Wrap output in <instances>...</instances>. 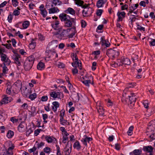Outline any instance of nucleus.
I'll list each match as a JSON object with an SVG mask.
<instances>
[{"mask_svg": "<svg viewBox=\"0 0 155 155\" xmlns=\"http://www.w3.org/2000/svg\"><path fill=\"white\" fill-rule=\"evenodd\" d=\"M35 58L33 55L28 57L24 63V68L26 71L30 70L32 68L34 63Z\"/></svg>", "mask_w": 155, "mask_h": 155, "instance_id": "f257e3e1", "label": "nucleus"}, {"mask_svg": "<svg viewBox=\"0 0 155 155\" xmlns=\"http://www.w3.org/2000/svg\"><path fill=\"white\" fill-rule=\"evenodd\" d=\"M151 124L148 126L147 127V131L148 132H151V134H149V137L152 140L155 139V135L153 133L152 131H154L155 130V124H154L153 122H151Z\"/></svg>", "mask_w": 155, "mask_h": 155, "instance_id": "f03ea898", "label": "nucleus"}, {"mask_svg": "<svg viewBox=\"0 0 155 155\" xmlns=\"http://www.w3.org/2000/svg\"><path fill=\"white\" fill-rule=\"evenodd\" d=\"M58 31L55 34L56 37L58 38L61 39L67 36L68 34L66 33V29H63L62 27H61Z\"/></svg>", "mask_w": 155, "mask_h": 155, "instance_id": "7ed1b4c3", "label": "nucleus"}, {"mask_svg": "<svg viewBox=\"0 0 155 155\" xmlns=\"http://www.w3.org/2000/svg\"><path fill=\"white\" fill-rule=\"evenodd\" d=\"M51 97L55 99L56 98L61 99L64 97V95L61 92L53 91L50 93Z\"/></svg>", "mask_w": 155, "mask_h": 155, "instance_id": "20e7f679", "label": "nucleus"}, {"mask_svg": "<svg viewBox=\"0 0 155 155\" xmlns=\"http://www.w3.org/2000/svg\"><path fill=\"white\" fill-rule=\"evenodd\" d=\"M153 148L151 146H144L143 150L146 153V155H153Z\"/></svg>", "mask_w": 155, "mask_h": 155, "instance_id": "39448f33", "label": "nucleus"}, {"mask_svg": "<svg viewBox=\"0 0 155 155\" xmlns=\"http://www.w3.org/2000/svg\"><path fill=\"white\" fill-rule=\"evenodd\" d=\"M75 18H70V20H68L65 21L64 26L67 28L71 27L72 25V23H75Z\"/></svg>", "mask_w": 155, "mask_h": 155, "instance_id": "423d86ee", "label": "nucleus"}, {"mask_svg": "<svg viewBox=\"0 0 155 155\" xmlns=\"http://www.w3.org/2000/svg\"><path fill=\"white\" fill-rule=\"evenodd\" d=\"M120 62L122 64H119L120 65H129L130 64V60L127 58H125L124 57H122L121 58Z\"/></svg>", "mask_w": 155, "mask_h": 155, "instance_id": "0eeeda50", "label": "nucleus"}, {"mask_svg": "<svg viewBox=\"0 0 155 155\" xmlns=\"http://www.w3.org/2000/svg\"><path fill=\"white\" fill-rule=\"evenodd\" d=\"M12 98L11 97H8L6 95H4V97L1 101L2 104H7L10 102L12 100Z\"/></svg>", "mask_w": 155, "mask_h": 155, "instance_id": "6e6552de", "label": "nucleus"}, {"mask_svg": "<svg viewBox=\"0 0 155 155\" xmlns=\"http://www.w3.org/2000/svg\"><path fill=\"white\" fill-rule=\"evenodd\" d=\"M59 17L62 21H66L68 20H70L71 18L66 14L62 13L59 15Z\"/></svg>", "mask_w": 155, "mask_h": 155, "instance_id": "1a4fd4ad", "label": "nucleus"}, {"mask_svg": "<svg viewBox=\"0 0 155 155\" xmlns=\"http://www.w3.org/2000/svg\"><path fill=\"white\" fill-rule=\"evenodd\" d=\"M45 138L48 143H55L56 141V140L55 138L49 136H45Z\"/></svg>", "mask_w": 155, "mask_h": 155, "instance_id": "9d476101", "label": "nucleus"}, {"mask_svg": "<svg viewBox=\"0 0 155 155\" xmlns=\"http://www.w3.org/2000/svg\"><path fill=\"white\" fill-rule=\"evenodd\" d=\"M12 59L15 60V63L18 65H20V63L19 61V58H20V55L17 54H15L12 56Z\"/></svg>", "mask_w": 155, "mask_h": 155, "instance_id": "9b49d317", "label": "nucleus"}, {"mask_svg": "<svg viewBox=\"0 0 155 155\" xmlns=\"http://www.w3.org/2000/svg\"><path fill=\"white\" fill-rule=\"evenodd\" d=\"M125 14V13L124 12H118L117 13V15L118 17L117 21H121L123 18H124Z\"/></svg>", "mask_w": 155, "mask_h": 155, "instance_id": "f8f14e48", "label": "nucleus"}, {"mask_svg": "<svg viewBox=\"0 0 155 155\" xmlns=\"http://www.w3.org/2000/svg\"><path fill=\"white\" fill-rule=\"evenodd\" d=\"M51 8L49 9V14H53L55 13H58L59 12V9L57 8L53 7V5L52 4L51 5Z\"/></svg>", "mask_w": 155, "mask_h": 155, "instance_id": "ddd939ff", "label": "nucleus"}, {"mask_svg": "<svg viewBox=\"0 0 155 155\" xmlns=\"http://www.w3.org/2000/svg\"><path fill=\"white\" fill-rule=\"evenodd\" d=\"M134 95V93H132L131 94V96H129V99L130 101V103L133 105H134L137 98Z\"/></svg>", "mask_w": 155, "mask_h": 155, "instance_id": "4468645a", "label": "nucleus"}, {"mask_svg": "<svg viewBox=\"0 0 155 155\" xmlns=\"http://www.w3.org/2000/svg\"><path fill=\"white\" fill-rule=\"evenodd\" d=\"M139 5L138 4L132 5L129 8V11L127 14L129 15L130 14L132 13L133 11L135 10L138 7Z\"/></svg>", "mask_w": 155, "mask_h": 155, "instance_id": "2eb2a0df", "label": "nucleus"}, {"mask_svg": "<svg viewBox=\"0 0 155 155\" xmlns=\"http://www.w3.org/2000/svg\"><path fill=\"white\" fill-rule=\"evenodd\" d=\"M92 138L91 137H85L84 138H83L81 141L83 142L85 146H87L88 143H89V141H91Z\"/></svg>", "mask_w": 155, "mask_h": 155, "instance_id": "dca6fc26", "label": "nucleus"}, {"mask_svg": "<svg viewBox=\"0 0 155 155\" xmlns=\"http://www.w3.org/2000/svg\"><path fill=\"white\" fill-rule=\"evenodd\" d=\"M14 147L13 146L9 147L7 150H6L4 152L3 155H12L13 153L12 150L14 149Z\"/></svg>", "mask_w": 155, "mask_h": 155, "instance_id": "f3484780", "label": "nucleus"}, {"mask_svg": "<svg viewBox=\"0 0 155 155\" xmlns=\"http://www.w3.org/2000/svg\"><path fill=\"white\" fill-rule=\"evenodd\" d=\"M59 24V21L56 20L54 23L52 24V27L54 30H58L61 27H60Z\"/></svg>", "mask_w": 155, "mask_h": 155, "instance_id": "a211bd4d", "label": "nucleus"}, {"mask_svg": "<svg viewBox=\"0 0 155 155\" xmlns=\"http://www.w3.org/2000/svg\"><path fill=\"white\" fill-rule=\"evenodd\" d=\"M87 78L86 76L85 77H83L82 78L83 79V81L82 79L81 81L82 83L84 84L86 86L89 87L90 84H93V82L92 83H91V81L90 80H86L85 78Z\"/></svg>", "mask_w": 155, "mask_h": 155, "instance_id": "6ab92c4d", "label": "nucleus"}, {"mask_svg": "<svg viewBox=\"0 0 155 155\" xmlns=\"http://www.w3.org/2000/svg\"><path fill=\"white\" fill-rule=\"evenodd\" d=\"M53 106L52 107V109L54 112L56 111L57 108L59 107V104L57 101H54L52 103Z\"/></svg>", "mask_w": 155, "mask_h": 155, "instance_id": "aec40b11", "label": "nucleus"}, {"mask_svg": "<svg viewBox=\"0 0 155 155\" xmlns=\"http://www.w3.org/2000/svg\"><path fill=\"white\" fill-rule=\"evenodd\" d=\"M65 12L67 14L69 13L73 15L75 14V11L72 8L70 7L68 8L65 11Z\"/></svg>", "mask_w": 155, "mask_h": 155, "instance_id": "412c9836", "label": "nucleus"}, {"mask_svg": "<svg viewBox=\"0 0 155 155\" xmlns=\"http://www.w3.org/2000/svg\"><path fill=\"white\" fill-rule=\"evenodd\" d=\"M105 3V2L103 0H99L97 1L96 5L98 8H100L102 7Z\"/></svg>", "mask_w": 155, "mask_h": 155, "instance_id": "4be33fe9", "label": "nucleus"}, {"mask_svg": "<svg viewBox=\"0 0 155 155\" xmlns=\"http://www.w3.org/2000/svg\"><path fill=\"white\" fill-rule=\"evenodd\" d=\"M45 65L42 62H40L38 64L37 68L39 70H41L44 68Z\"/></svg>", "mask_w": 155, "mask_h": 155, "instance_id": "5701e85b", "label": "nucleus"}, {"mask_svg": "<svg viewBox=\"0 0 155 155\" xmlns=\"http://www.w3.org/2000/svg\"><path fill=\"white\" fill-rule=\"evenodd\" d=\"M34 41V39H32L31 42L29 44V47L30 49H33L35 48L36 44Z\"/></svg>", "mask_w": 155, "mask_h": 155, "instance_id": "b1692460", "label": "nucleus"}, {"mask_svg": "<svg viewBox=\"0 0 155 155\" xmlns=\"http://www.w3.org/2000/svg\"><path fill=\"white\" fill-rule=\"evenodd\" d=\"M111 56L113 57H115L119 55V52L115 50H111Z\"/></svg>", "mask_w": 155, "mask_h": 155, "instance_id": "393cba45", "label": "nucleus"}, {"mask_svg": "<svg viewBox=\"0 0 155 155\" xmlns=\"http://www.w3.org/2000/svg\"><path fill=\"white\" fill-rule=\"evenodd\" d=\"M73 146L74 148H76L78 150L81 149V146L79 142L78 141L74 143Z\"/></svg>", "mask_w": 155, "mask_h": 155, "instance_id": "a878e982", "label": "nucleus"}, {"mask_svg": "<svg viewBox=\"0 0 155 155\" xmlns=\"http://www.w3.org/2000/svg\"><path fill=\"white\" fill-rule=\"evenodd\" d=\"M12 86L8 84L7 85V88L6 90V92L7 94H10L12 93L11 91Z\"/></svg>", "mask_w": 155, "mask_h": 155, "instance_id": "bb28decb", "label": "nucleus"}, {"mask_svg": "<svg viewBox=\"0 0 155 155\" xmlns=\"http://www.w3.org/2000/svg\"><path fill=\"white\" fill-rule=\"evenodd\" d=\"M101 43L102 46H105L106 47H107V42L106 40H105L104 37H101Z\"/></svg>", "mask_w": 155, "mask_h": 155, "instance_id": "cd10ccee", "label": "nucleus"}, {"mask_svg": "<svg viewBox=\"0 0 155 155\" xmlns=\"http://www.w3.org/2000/svg\"><path fill=\"white\" fill-rule=\"evenodd\" d=\"M51 44L53 48H56L58 44V41L56 40H53L51 42Z\"/></svg>", "mask_w": 155, "mask_h": 155, "instance_id": "c85d7f7f", "label": "nucleus"}, {"mask_svg": "<svg viewBox=\"0 0 155 155\" xmlns=\"http://www.w3.org/2000/svg\"><path fill=\"white\" fill-rule=\"evenodd\" d=\"M133 153L135 155H140L141 154L142 150L140 149H135L133 151Z\"/></svg>", "mask_w": 155, "mask_h": 155, "instance_id": "c756f323", "label": "nucleus"}, {"mask_svg": "<svg viewBox=\"0 0 155 155\" xmlns=\"http://www.w3.org/2000/svg\"><path fill=\"white\" fill-rule=\"evenodd\" d=\"M71 29H72V30H73V32L71 34L69 35H68V36L69 38H72L74 36L76 33L77 31L76 30V28L75 27L71 28Z\"/></svg>", "mask_w": 155, "mask_h": 155, "instance_id": "7c9ffc66", "label": "nucleus"}, {"mask_svg": "<svg viewBox=\"0 0 155 155\" xmlns=\"http://www.w3.org/2000/svg\"><path fill=\"white\" fill-rule=\"evenodd\" d=\"M98 112L100 114L103 115L104 113V110L102 107L98 106L97 107Z\"/></svg>", "mask_w": 155, "mask_h": 155, "instance_id": "2f4dec72", "label": "nucleus"}, {"mask_svg": "<svg viewBox=\"0 0 155 155\" xmlns=\"http://www.w3.org/2000/svg\"><path fill=\"white\" fill-rule=\"evenodd\" d=\"M14 85L19 88H21L22 83L21 81L20 80H18L14 83Z\"/></svg>", "mask_w": 155, "mask_h": 155, "instance_id": "473e14b6", "label": "nucleus"}, {"mask_svg": "<svg viewBox=\"0 0 155 155\" xmlns=\"http://www.w3.org/2000/svg\"><path fill=\"white\" fill-rule=\"evenodd\" d=\"M114 105V103L110 99H108L107 100V107H111Z\"/></svg>", "mask_w": 155, "mask_h": 155, "instance_id": "72a5a7b5", "label": "nucleus"}, {"mask_svg": "<svg viewBox=\"0 0 155 155\" xmlns=\"http://www.w3.org/2000/svg\"><path fill=\"white\" fill-rule=\"evenodd\" d=\"M29 22L28 21H25L22 24V26L24 28H26L29 25Z\"/></svg>", "mask_w": 155, "mask_h": 155, "instance_id": "f704fd0d", "label": "nucleus"}, {"mask_svg": "<svg viewBox=\"0 0 155 155\" xmlns=\"http://www.w3.org/2000/svg\"><path fill=\"white\" fill-rule=\"evenodd\" d=\"M1 60L2 61L5 62L6 60L8 58L7 55L3 54L2 53L1 55Z\"/></svg>", "mask_w": 155, "mask_h": 155, "instance_id": "c9c22d12", "label": "nucleus"}, {"mask_svg": "<svg viewBox=\"0 0 155 155\" xmlns=\"http://www.w3.org/2000/svg\"><path fill=\"white\" fill-rule=\"evenodd\" d=\"M149 43L151 46H154L155 45V39L150 38L149 39Z\"/></svg>", "mask_w": 155, "mask_h": 155, "instance_id": "e433bc0d", "label": "nucleus"}, {"mask_svg": "<svg viewBox=\"0 0 155 155\" xmlns=\"http://www.w3.org/2000/svg\"><path fill=\"white\" fill-rule=\"evenodd\" d=\"M14 135V132L11 130H9L7 134V136L8 138H10Z\"/></svg>", "mask_w": 155, "mask_h": 155, "instance_id": "4c0bfd02", "label": "nucleus"}, {"mask_svg": "<svg viewBox=\"0 0 155 155\" xmlns=\"http://www.w3.org/2000/svg\"><path fill=\"white\" fill-rule=\"evenodd\" d=\"M71 56L73 60L78 61V58L76 53H72L71 55Z\"/></svg>", "mask_w": 155, "mask_h": 155, "instance_id": "58836bf2", "label": "nucleus"}, {"mask_svg": "<svg viewBox=\"0 0 155 155\" xmlns=\"http://www.w3.org/2000/svg\"><path fill=\"white\" fill-rule=\"evenodd\" d=\"M41 14L42 15L43 17H45L47 16L48 12L46 10L44 9V10H41Z\"/></svg>", "mask_w": 155, "mask_h": 155, "instance_id": "ea45409f", "label": "nucleus"}, {"mask_svg": "<svg viewBox=\"0 0 155 155\" xmlns=\"http://www.w3.org/2000/svg\"><path fill=\"white\" fill-rule=\"evenodd\" d=\"M18 130L20 132H22L24 130V126L22 124H20L18 127Z\"/></svg>", "mask_w": 155, "mask_h": 155, "instance_id": "a19ab883", "label": "nucleus"}, {"mask_svg": "<svg viewBox=\"0 0 155 155\" xmlns=\"http://www.w3.org/2000/svg\"><path fill=\"white\" fill-rule=\"evenodd\" d=\"M36 97L37 95L36 93H35L30 95L29 96V98L31 100H33Z\"/></svg>", "mask_w": 155, "mask_h": 155, "instance_id": "79ce46f5", "label": "nucleus"}, {"mask_svg": "<svg viewBox=\"0 0 155 155\" xmlns=\"http://www.w3.org/2000/svg\"><path fill=\"white\" fill-rule=\"evenodd\" d=\"M133 129V126H130L129 128V130L127 131V134L129 136H131L132 134V131Z\"/></svg>", "mask_w": 155, "mask_h": 155, "instance_id": "37998d69", "label": "nucleus"}, {"mask_svg": "<svg viewBox=\"0 0 155 155\" xmlns=\"http://www.w3.org/2000/svg\"><path fill=\"white\" fill-rule=\"evenodd\" d=\"M136 19V18L134 16V15H131L130 17V20L131 22L135 21Z\"/></svg>", "mask_w": 155, "mask_h": 155, "instance_id": "c03bdc74", "label": "nucleus"}, {"mask_svg": "<svg viewBox=\"0 0 155 155\" xmlns=\"http://www.w3.org/2000/svg\"><path fill=\"white\" fill-rule=\"evenodd\" d=\"M75 1L76 4L79 5H82L84 3L83 1L81 0H75Z\"/></svg>", "mask_w": 155, "mask_h": 155, "instance_id": "a18cd8bd", "label": "nucleus"}, {"mask_svg": "<svg viewBox=\"0 0 155 155\" xmlns=\"http://www.w3.org/2000/svg\"><path fill=\"white\" fill-rule=\"evenodd\" d=\"M75 1L76 4L79 5H82L84 3L83 1L81 0H75Z\"/></svg>", "mask_w": 155, "mask_h": 155, "instance_id": "49530a36", "label": "nucleus"}, {"mask_svg": "<svg viewBox=\"0 0 155 155\" xmlns=\"http://www.w3.org/2000/svg\"><path fill=\"white\" fill-rule=\"evenodd\" d=\"M44 151L47 153H49L51 151V149L50 148L46 147L44 149Z\"/></svg>", "mask_w": 155, "mask_h": 155, "instance_id": "de8ad7c7", "label": "nucleus"}, {"mask_svg": "<svg viewBox=\"0 0 155 155\" xmlns=\"http://www.w3.org/2000/svg\"><path fill=\"white\" fill-rule=\"evenodd\" d=\"M69 135V134L68 133V135H64L63 137V140L62 142L64 143H65L66 142V141L68 139V136Z\"/></svg>", "mask_w": 155, "mask_h": 155, "instance_id": "09e8293b", "label": "nucleus"}, {"mask_svg": "<svg viewBox=\"0 0 155 155\" xmlns=\"http://www.w3.org/2000/svg\"><path fill=\"white\" fill-rule=\"evenodd\" d=\"M65 130V129L64 127H60V130L63 133L62 134L67 135L68 134V133Z\"/></svg>", "mask_w": 155, "mask_h": 155, "instance_id": "8fccbe9b", "label": "nucleus"}, {"mask_svg": "<svg viewBox=\"0 0 155 155\" xmlns=\"http://www.w3.org/2000/svg\"><path fill=\"white\" fill-rule=\"evenodd\" d=\"M8 69L5 66V65H4L3 67V73L5 74L6 73H7L8 71Z\"/></svg>", "mask_w": 155, "mask_h": 155, "instance_id": "3c124183", "label": "nucleus"}, {"mask_svg": "<svg viewBox=\"0 0 155 155\" xmlns=\"http://www.w3.org/2000/svg\"><path fill=\"white\" fill-rule=\"evenodd\" d=\"M103 12V10L102 9H98L97 11L96 14L97 16H100Z\"/></svg>", "mask_w": 155, "mask_h": 155, "instance_id": "603ef678", "label": "nucleus"}, {"mask_svg": "<svg viewBox=\"0 0 155 155\" xmlns=\"http://www.w3.org/2000/svg\"><path fill=\"white\" fill-rule=\"evenodd\" d=\"M111 50H114L111 48L107 49V55L109 57H112L111 56Z\"/></svg>", "mask_w": 155, "mask_h": 155, "instance_id": "864d4df0", "label": "nucleus"}, {"mask_svg": "<svg viewBox=\"0 0 155 155\" xmlns=\"http://www.w3.org/2000/svg\"><path fill=\"white\" fill-rule=\"evenodd\" d=\"M12 3L13 6L15 7L17 6L18 4L17 0H12Z\"/></svg>", "mask_w": 155, "mask_h": 155, "instance_id": "5fc2aeb1", "label": "nucleus"}, {"mask_svg": "<svg viewBox=\"0 0 155 155\" xmlns=\"http://www.w3.org/2000/svg\"><path fill=\"white\" fill-rule=\"evenodd\" d=\"M114 138V136L113 135L109 136L108 138V140L110 142H111L113 141Z\"/></svg>", "mask_w": 155, "mask_h": 155, "instance_id": "6e6d98bb", "label": "nucleus"}, {"mask_svg": "<svg viewBox=\"0 0 155 155\" xmlns=\"http://www.w3.org/2000/svg\"><path fill=\"white\" fill-rule=\"evenodd\" d=\"M137 30H140V31H145V28L142 27L141 26H140L139 25H137Z\"/></svg>", "mask_w": 155, "mask_h": 155, "instance_id": "4d7b16f0", "label": "nucleus"}, {"mask_svg": "<svg viewBox=\"0 0 155 155\" xmlns=\"http://www.w3.org/2000/svg\"><path fill=\"white\" fill-rule=\"evenodd\" d=\"M57 65L60 68H63L64 67V64L61 62H58V64H57Z\"/></svg>", "mask_w": 155, "mask_h": 155, "instance_id": "13d9d810", "label": "nucleus"}, {"mask_svg": "<svg viewBox=\"0 0 155 155\" xmlns=\"http://www.w3.org/2000/svg\"><path fill=\"white\" fill-rule=\"evenodd\" d=\"M56 147H57V155H61V151L60 150V148L58 146H57V145H56Z\"/></svg>", "mask_w": 155, "mask_h": 155, "instance_id": "bf43d9fd", "label": "nucleus"}, {"mask_svg": "<svg viewBox=\"0 0 155 155\" xmlns=\"http://www.w3.org/2000/svg\"><path fill=\"white\" fill-rule=\"evenodd\" d=\"M33 131L32 130L31 128L29 129L26 132V135L28 136H29V135Z\"/></svg>", "mask_w": 155, "mask_h": 155, "instance_id": "052dcab7", "label": "nucleus"}, {"mask_svg": "<svg viewBox=\"0 0 155 155\" xmlns=\"http://www.w3.org/2000/svg\"><path fill=\"white\" fill-rule=\"evenodd\" d=\"M79 62L78 61H75L74 62L72 63V66L73 67H76L75 65L77 64L78 65V66H79Z\"/></svg>", "mask_w": 155, "mask_h": 155, "instance_id": "680f3d73", "label": "nucleus"}, {"mask_svg": "<svg viewBox=\"0 0 155 155\" xmlns=\"http://www.w3.org/2000/svg\"><path fill=\"white\" fill-rule=\"evenodd\" d=\"M81 26L82 27H85L86 26V23L85 21L84 20H82L81 21Z\"/></svg>", "mask_w": 155, "mask_h": 155, "instance_id": "e2e57ef3", "label": "nucleus"}, {"mask_svg": "<svg viewBox=\"0 0 155 155\" xmlns=\"http://www.w3.org/2000/svg\"><path fill=\"white\" fill-rule=\"evenodd\" d=\"M128 8V5H122L121 7V9L122 10H123L125 9H127Z\"/></svg>", "mask_w": 155, "mask_h": 155, "instance_id": "0e129e2a", "label": "nucleus"}, {"mask_svg": "<svg viewBox=\"0 0 155 155\" xmlns=\"http://www.w3.org/2000/svg\"><path fill=\"white\" fill-rule=\"evenodd\" d=\"M71 152V150H69V149H67L65 152V155H70Z\"/></svg>", "mask_w": 155, "mask_h": 155, "instance_id": "69168bd1", "label": "nucleus"}, {"mask_svg": "<svg viewBox=\"0 0 155 155\" xmlns=\"http://www.w3.org/2000/svg\"><path fill=\"white\" fill-rule=\"evenodd\" d=\"M48 98L47 96H43L42 97L41 100L43 101H47Z\"/></svg>", "mask_w": 155, "mask_h": 155, "instance_id": "338daca9", "label": "nucleus"}, {"mask_svg": "<svg viewBox=\"0 0 155 155\" xmlns=\"http://www.w3.org/2000/svg\"><path fill=\"white\" fill-rule=\"evenodd\" d=\"M13 14L15 15H18L20 14V12L18 11V10L15 9L13 12Z\"/></svg>", "mask_w": 155, "mask_h": 155, "instance_id": "774afa93", "label": "nucleus"}]
</instances>
